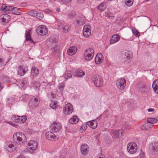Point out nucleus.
<instances>
[{
	"label": "nucleus",
	"mask_w": 158,
	"mask_h": 158,
	"mask_svg": "<svg viewBox=\"0 0 158 158\" xmlns=\"http://www.w3.org/2000/svg\"><path fill=\"white\" fill-rule=\"evenodd\" d=\"M137 146L135 143L131 142L128 143L127 147V150L130 154L135 153L137 152Z\"/></svg>",
	"instance_id": "nucleus-5"
},
{
	"label": "nucleus",
	"mask_w": 158,
	"mask_h": 158,
	"mask_svg": "<svg viewBox=\"0 0 158 158\" xmlns=\"http://www.w3.org/2000/svg\"><path fill=\"white\" fill-rule=\"evenodd\" d=\"M11 13L16 15H19L21 13L20 10L19 8L14 7H13Z\"/></svg>",
	"instance_id": "nucleus-34"
},
{
	"label": "nucleus",
	"mask_w": 158,
	"mask_h": 158,
	"mask_svg": "<svg viewBox=\"0 0 158 158\" xmlns=\"http://www.w3.org/2000/svg\"><path fill=\"white\" fill-rule=\"evenodd\" d=\"M8 123L10 124V125H11L12 126H15L14 125V123L12 122H8Z\"/></svg>",
	"instance_id": "nucleus-60"
},
{
	"label": "nucleus",
	"mask_w": 158,
	"mask_h": 158,
	"mask_svg": "<svg viewBox=\"0 0 158 158\" xmlns=\"http://www.w3.org/2000/svg\"><path fill=\"white\" fill-rule=\"evenodd\" d=\"M50 107L53 109H55L57 107L58 104L56 101H52L50 104Z\"/></svg>",
	"instance_id": "nucleus-37"
},
{
	"label": "nucleus",
	"mask_w": 158,
	"mask_h": 158,
	"mask_svg": "<svg viewBox=\"0 0 158 158\" xmlns=\"http://www.w3.org/2000/svg\"><path fill=\"white\" fill-rule=\"evenodd\" d=\"M106 3L105 2H103L101 3L98 7V9L101 11H103L106 8Z\"/></svg>",
	"instance_id": "nucleus-31"
},
{
	"label": "nucleus",
	"mask_w": 158,
	"mask_h": 158,
	"mask_svg": "<svg viewBox=\"0 0 158 158\" xmlns=\"http://www.w3.org/2000/svg\"><path fill=\"white\" fill-rule=\"evenodd\" d=\"M28 14L30 15L35 17L36 14H37V11L34 10H31L30 11L28 12Z\"/></svg>",
	"instance_id": "nucleus-46"
},
{
	"label": "nucleus",
	"mask_w": 158,
	"mask_h": 158,
	"mask_svg": "<svg viewBox=\"0 0 158 158\" xmlns=\"http://www.w3.org/2000/svg\"><path fill=\"white\" fill-rule=\"evenodd\" d=\"M126 56H125L124 55V54H123L122 55V61L123 62L126 63L128 64L127 62V59H128L127 57H126Z\"/></svg>",
	"instance_id": "nucleus-50"
},
{
	"label": "nucleus",
	"mask_w": 158,
	"mask_h": 158,
	"mask_svg": "<svg viewBox=\"0 0 158 158\" xmlns=\"http://www.w3.org/2000/svg\"><path fill=\"white\" fill-rule=\"evenodd\" d=\"M19 82L20 84V87L23 89H24L28 83V80L27 78H24L20 80Z\"/></svg>",
	"instance_id": "nucleus-20"
},
{
	"label": "nucleus",
	"mask_w": 158,
	"mask_h": 158,
	"mask_svg": "<svg viewBox=\"0 0 158 158\" xmlns=\"http://www.w3.org/2000/svg\"><path fill=\"white\" fill-rule=\"evenodd\" d=\"M87 125H85L84 127V128L83 129L84 130H85L86 128H87Z\"/></svg>",
	"instance_id": "nucleus-62"
},
{
	"label": "nucleus",
	"mask_w": 158,
	"mask_h": 158,
	"mask_svg": "<svg viewBox=\"0 0 158 158\" xmlns=\"http://www.w3.org/2000/svg\"><path fill=\"white\" fill-rule=\"evenodd\" d=\"M4 60L3 58H0V66H1L2 65H5L7 63V62L4 63Z\"/></svg>",
	"instance_id": "nucleus-48"
},
{
	"label": "nucleus",
	"mask_w": 158,
	"mask_h": 158,
	"mask_svg": "<svg viewBox=\"0 0 158 158\" xmlns=\"http://www.w3.org/2000/svg\"><path fill=\"white\" fill-rule=\"evenodd\" d=\"M94 54H91L87 53L86 51H85L84 54V57L85 60H90L93 58Z\"/></svg>",
	"instance_id": "nucleus-27"
},
{
	"label": "nucleus",
	"mask_w": 158,
	"mask_h": 158,
	"mask_svg": "<svg viewBox=\"0 0 158 158\" xmlns=\"http://www.w3.org/2000/svg\"><path fill=\"white\" fill-rule=\"evenodd\" d=\"M86 124L93 129L96 128L98 126V123L95 120L88 121L86 123Z\"/></svg>",
	"instance_id": "nucleus-21"
},
{
	"label": "nucleus",
	"mask_w": 158,
	"mask_h": 158,
	"mask_svg": "<svg viewBox=\"0 0 158 158\" xmlns=\"http://www.w3.org/2000/svg\"><path fill=\"white\" fill-rule=\"evenodd\" d=\"M116 84L118 89L123 90L125 88L126 85V80L125 78L121 77L117 80Z\"/></svg>",
	"instance_id": "nucleus-7"
},
{
	"label": "nucleus",
	"mask_w": 158,
	"mask_h": 158,
	"mask_svg": "<svg viewBox=\"0 0 158 158\" xmlns=\"http://www.w3.org/2000/svg\"><path fill=\"white\" fill-rule=\"evenodd\" d=\"M132 31L133 34L135 37H138L140 35V33L135 28H133L132 29Z\"/></svg>",
	"instance_id": "nucleus-41"
},
{
	"label": "nucleus",
	"mask_w": 158,
	"mask_h": 158,
	"mask_svg": "<svg viewBox=\"0 0 158 158\" xmlns=\"http://www.w3.org/2000/svg\"><path fill=\"white\" fill-rule=\"evenodd\" d=\"M147 111L148 112H152L154 111V109L152 108H149L148 109Z\"/></svg>",
	"instance_id": "nucleus-58"
},
{
	"label": "nucleus",
	"mask_w": 158,
	"mask_h": 158,
	"mask_svg": "<svg viewBox=\"0 0 158 158\" xmlns=\"http://www.w3.org/2000/svg\"><path fill=\"white\" fill-rule=\"evenodd\" d=\"M60 9L59 8H57L56 9V11L58 12H60Z\"/></svg>",
	"instance_id": "nucleus-63"
},
{
	"label": "nucleus",
	"mask_w": 158,
	"mask_h": 158,
	"mask_svg": "<svg viewBox=\"0 0 158 158\" xmlns=\"http://www.w3.org/2000/svg\"><path fill=\"white\" fill-rule=\"evenodd\" d=\"M92 80L94 85L97 87H100L102 85L103 80L101 76L99 75H94L92 77Z\"/></svg>",
	"instance_id": "nucleus-4"
},
{
	"label": "nucleus",
	"mask_w": 158,
	"mask_h": 158,
	"mask_svg": "<svg viewBox=\"0 0 158 158\" xmlns=\"http://www.w3.org/2000/svg\"><path fill=\"white\" fill-rule=\"evenodd\" d=\"M46 138L51 141H54L56 140L57 138L52 132L48 131L45 134Z\"/></svg>",
	"instance_id": "nucleus-17"
},
{
	"label": "nucleus",
	"mask_w": 158,
	"mask_h": 158,
	"mask_svg": "<svg viewBox=\"0 0 158 158\" xmlns=\"http://www.w3.org/2000/svg\"><path fill=\"white\" fill-rule=\"evenodd\" d=\"M114 12L111 10L107 11L105 12V16L109 18L114 17Z\"/></svg>",
	"instance_id": "nucleus-32"
},
{
	"label": "nucleus",
	"mask_w": 158,
	"mask_h": 158,
	"mask_svg": "<svg viewBox=\"0 0 158 158\" xmlns=\"http://www.w3.org/2000/svg\"><path fill=\"white\" fill-rule=\"evenodd\" d=\"M91 33V27L88 25H85L83 30L84 36L85 38H88L90 36Z\"/></svg>",
	"instance_id": "nucleus-12"
},
{
	"label": "nucleus",
	"mask_w": 158,
	"mask_h": 158,
	"mask_svg": "<svg viewBox=\"0 0 158 158\" xmlns=\"http://www.w3.org/2000/svg\"><path fill=\"white\" fill-rule=\"evenodd\" d=\"M134 0H125V4L127 6H130L133 4Z\"/></svg>",
	"instance_id": "nucleus-40"
},
{
	"label": "nucleus",
	"mask_w": 158,
	"mask_h": 158,
	"mask_svg": "<svg viewBox=\"0 0 158 158\" xmlns=\"http://www.w3.org/2000/svg\"><path fill=\"white\" fill-rule=\"evenodd\" d=\"M137 158H145L144 154L143 152H141L139 154Z\"/></svg>",
	"instance_id": "nucleus-54"
},
{
	"label": "nucleus",
	"mask_w": 158,
	"mask_h": 158,
	"mask_svg": "<svg viewBox=\"0 0 158 158\" xmlns=\"http://www.w3.org/2000/svg\"><path fill=\"white\" fill-rule=\"evenodd\" d=\"M79 121L78 118L76 115L73 116L69 120V122L72 124H76Z\"/></svg>",
	"instance_id": "nucleus-29"
},
{
	"label": "nucleus",
	"mask_w": 158,
	"mask_h": 158,
	"mask_svg": "<svg viewBox=\"0 0 158 158\" xmlns=\"http://www.w3.org/2000/svg\"><path fill=\"white\" fill-rule=\"evenodd\" d=\"M138 88L139 91L142 93H144L146 91V86L144 85H139Z\"/></svg>",
	"instance_id": "nucleus-36"
},
{
	"label": "nucleus",
	"mask_w": 158,
	"mask_h": 158,
	"mask_svg": "<svg viewBox=\"0 0 158 158\" xmlns=\"http://www.w3.org/2000/svg\"><path fill=\"white\" fill-rule=\"evenodd\" d=\"M102 55L101 53H98L97 54L95 58V62L97 64L101 63L102 62Z\"/></svg>",
	"instance_id": "nucleus-25"
},
{
	"label": "nucleus",
	"mask_w": 158,
	"mask_h": 158,
	"mask_svg": "<svg viewBox=\"0 0 158 158\" xmlns=\"http://www.w3.org/2000/svg\"><path fill=\"white\" fill-rule=\"evenodd\" d=\"M88 150L89 148L87 145L86 144H84L81 145V151L83 155H86L88 153Z\"/></svg>",
	"instance_id": "nucleus-22"
},
{
	"label": "nucleus",
	"mask_w": 158,
	"mask_h": 158,
	"mask_svg": "<svg viewBox=\"0 0 158 158\" xmlns=\"http://www.w3.org/2000/svg\"><path fill=\"white\" fill-rule=\"evenodd\" d=\"M157 121V119L155 118H148L147 119V122L150 124L155 123Z\"/></svg>",
	"instance_id": "nucleus-38"
},
{
	"label": "nucleus",
	"mask_w": 158,
	"mask_h": 158,
	"mask_svg": "<svg viewBox=\"0 0 158 158\" xmlns=\"http://www.w3.org/2000/svg\"><path fill=\"white\" fill-rule=\"evenodd\" d=\"M61 125L58 122H53L51 125L52 129L55 132L59 131L61 129Z\"/></svg>",
	"instance_id": "nucleus-13"
},
{
	"label": "nucleus",
	"mask_w": 158,
	"mask_h": 158,
	"mask_svg": "<svg viewBox=\"0 0 158 158\" xmlns=\"http://www.w3.org/2000/svg\"><path fill=\"white\" fill-rule=\"evenodd\" d=\"M40 84L39 83H38L37 86H34L35 87L34 89H35L36 90H38L39 89V87H40Z\"/></svg>",
	"instance_id": "nucleus-57"
},
{
	"label": "nucleus",
	"mask_w": 158,
	"mask_h": 158,
	"mask_svg": "<svg viewBox=\"0 0 158 158\" xmlns=\"http://www.w3.org/2000/svg\"><path fill=\"white\" fill-rule=\"evenodd\" d=\"M17 158H25L24 156L22 155H20L19 157H17Z\"/></svg>",
	"instance_id": "nucleus-61"
},
{
	"label": "nucleus",
	"mask_w": 158,
	"mask_h": 158,
	"mask_svg": "<svg viewBox=\"0 0 158 158\" xmlns=\"http://www.w3.org/2000/svg\"><path fill=\"white\" fill-rule=\"evenodd\" d=\"M31 73L33 76H36L39 73V70L36 67H33L31 71Z\"/></svg>",
	"instance_id": "nucleus-30"
},
{
	"label": "nucleus",
	"mask_w": 158,
	"mask_h": 158,
	"mask_svg": "<svg viewBox=\"0 0 158 158\" xmlns=\"http://www.w3.org/2000/svg\"><path fill=\"white\" fill-rule=\"evenodd\" d=\"M28 71V67L26 65H22L19 66L18 72L21 76L24 75Z\"/></svg>",
	"instance_id": "nucleus-15"
},
{
	"label": "nucleus",
	"mask_w": 158,
	"mask_h": 158,
	"mask_svg": "<svg viewBox=\"0 0 158 158\" xmlns=\"http://www.w3.org/2000/svg\"><path fill=\"white\" fill-rule=\"evenodd\" d=\"M64 87V84L63 83L60 84L58 85V88L60 91H62Z\"/></svg>",
	"instance_id": "nucleus-51"
},
{
	"label": "nucleus",
	"mask_w": 158,
	"mask_h": 158,
	"mask_svg": "<svg viewBox=\"0 0 158 158\" xmlns=\"http://www.w3.org/2000/svg\"><path fill=\"white\" fill-rule=\"evenodd\" d=\"M76 13L75 12L72 11L68 13V18L70 19H73L76 16Z\"/></svg>",
	"instance_id": "nucleus-39"
},
{
	"label": "nucleus",
	"mask_w": 158,
	"mask_h": 158,
	"mask_svg": "<svg viewBox=\"0 0 158 158\" xmlns=\"http://www.w3.org/2000/svg\"><path fill=\"white\" fill-rule=\"evenodd\" d=\"M85 75V73L82 70L78 69L76 70L75 72L67 71L64 76L65 79L64 81H66L69 78H71L72 76L78 77H82Z\"/></svg>",
	"instance_id": "nucleus-1"
},
{
	"label": "nucleus",
	"mask_w": 158,
	"mask_h": 158,
	"mask_svg": "<svg viewBox=\"0 0 158 158\" xmlns=\"http://www.w3.org/2000/svg\"><path fill=\"white\" fill-rule=\"evenodd\" d=\"M124 55L128 58L126 60L127 63H129L131 61L132 57V55L131 52H128L123 53Z\"/></svg>",
	"instance_id": "nucleus-26"
},
{
	"label": "nucleus",
	"mask_w": 158,
	"mask_h": 158,
	"mask_svg": "<svg viewBox=\"0 0 158 158\" xmlns=\"http://www.w3.org/2000/svg\"><path fill=\"white\" fill-rule=\"evenodd\" d=\"M76 22L79 25H83L85 23V19L82 16L77 17L76 19Z\"/></svg>",
	"instance_id": "nucleus-24"
},
{
	"label": "nucleus",
	"mask_w": 158,
	"mask_h": 158,
	"mask_svg": "<svg viewBox=\"0 0 158 158\" xmlns=\"http://www.w3.org/2000/svg\"><path fill=\"white\" fill-rule=\"evenodd\" d=\"M13 7L14 6H7L6 12V13H8V12L10 11L11 12L13 9Z\"/></svg>",
	"instance_id": "nucleus-47"
},
{
	"label": "nucleus",
	"mask_w": 158,
	"mask_h": 158,
	"mask_svg": "<svg viewBox=\"0 0 158 158\" xmlns=\"http://www.w3.org/2000/svg\"><path fill=\"white\" fill-rule=\"evenodd\" d=\"M60 2L64 3L65 4H67L70 2L72 0H59Z\"/></svg>",
	"instance_id": "nucleus-52"
},
{
	"label": "nucleus",
	"mask_w": 158,
	"mask_h": 158,
	"mask_svg": "<svg viewBox=\"0 0 158 158\" xmlns=\"http://www.w3.org/2000/svg\"><path fill=\"white\" fill-rule=\"evenodd\" d=\"M85 0H77V2L78 3H81L83 2Z\"/></svg>",
	"instance_id": "nucleus-59"
},
{
	"label": "nucleus",
	"mask_w": 158,
	"mask_h": 158,
	"mask_svg": "<svg viewBox=\"0 0 158 158\" xmlns=\"http://www.w3.org/2000/svg\"><path fill=\"white\" fill-rule=\"evenodd\" d=\"M13 100V99L12 98H9L7 99V101L9 104H12Z\"/></svg>",
	"instance_id": "nucleus-53"
},
{
	"label": "nucleus",
	"mask_w": 158,
	"mask_h": 158,
	"mask_svg": "<svg viewBox=\"0 0 158 158\" xmlns=\"http://www.w3.org/2000/svg\"><path fill=\"white\" fill-rule=\"evenodd\" d=\"M77 51V48L74 46L70 47L67 50L68 54L70 55H73L75 54Z\"/></svg>",
	"instance_id": "nucleus-23"
},
{
	"label": "nucleus",
	"mask_w": 158,
	"mask_h": 158,
	"mask_svg": "<svg viewBox=\"0 0 158 158\" xmlns=\"http://www.w3.org/2000/svg\"><path fill=\"white\" fill-rule=\"evenodd\" d=\"M7 7V6L6 4L3 5L1 7V10H5L6 12V8Z\"/></svg>",
	"instance_id": "nucleus-55"
},
{
	"label": "nucleus",
	"mask_w": 158,
	"mask_h": 158,
	"mask_svg": "<svg viewBox=\"0 0 158 158\" xmlns=\"http://www.w3.org/2000/svg\"><path fill=\"white\" fill-rule=\"evenodd\" d=\"M73 107L71 104L69 103L64 107L63 111L65 114H70L73 111Z\"/></svg>",
	"instance_id": "nucleus-14"
},
{
	"label": "nucleus",
	"mask_w": 158,
	"mask_h": 158,
	"mask_svg": "<svg viewBox=\"0 0 158 158\" xmlns=\"http://www.w3.org/2000/svg\"><path fill=\"white\" fill-rule=\"evenodd\" d=\"M152 150L155 152H158V143L154 142L152 144Z\"/></svg>",
	"instance_id": "nucleus-33"
},
{
	"label": "nucleus",
	"mask_w": 158,
	"mask_h": 158,
	"mask_svg": "<svg viewBox=\"0 0 158 158\" xmlns=\"http://www.w3.org/2000/svg\"><path fill=\"white\" fill-rule=\"evenodd\" d=\"M152 126L153 125L152 124H150L148 123H146L142 126L141 129L142 130H146L150 129Z\"/></svg>",
	"instance_id": "nucleus-28"
},
{
	"label": "nucleus",
	"mask_w": 158,
	"mask_h": 158,
	"mask_svg": "<svg viewBox=\"0 0 158 158\" xmlns=\"http://www.w3.org/2000/svg\"><path fill=\"white\" fill-rule=\"evenodd\" d=\"M85 51H86V52H87V53L94 55V51L93 48H87Z\"/></svg>",
	"instance_id": "nucleus-44"
},
{
	"label": "nucleus",
	"mask_w": 158,
	"mask_h": 158,
	"mask_svg": "<svg viewBox=\"0 0 158 158\" xmlns=\"http://www.w3.org/2000/svg\"><path fill=\"white\" fill-rule=\"evenodd\" d=\"M16 146L13 142L10 141L6 143L5 148L7 152H11L15 151L16 149Z\"/></svg>",
	"instance_id": "nucleus-9"
},
{
	"label": "nucleus",
	"mask_w": 158,
	"mask_h": 158,
	"mask_svg": "<svg viewBox=\"0 0 158 158\" xmlns=\"http://www.w3.org/2000/svg\"><path fill=\"white\" fill-rule=\"evenodd\" d=\"M35 17L38 19H41L44 17V15L42 13L37 11Z\"/></svg>",
	"instance_id": "nucleus-42"
},
{
	"label": "nucleus",
	"mask_w": 158,
	"mask_h": 158,
	"mask_svg": "<svg viewBox=\"0 0 158 158\" xmlns=\"http://www.w3.org/2000/svg\"><path fill=\"white\" fill-rule=\"evenodd\" d=\"M12 120L17 123H24L27 120V117L25 115L20 116L16 115H13L12 117Z\"/></svg>",
	"instance_id": "nucleus-8"
},
{
	"label": "nucleus",
	"mask_w": 158,
	"mask_h": 158,
	"mask_svg": "<svg viewBox=\"0 0 158 158\" xmlns=\"http://www.w3.org/2000/svg\"><path fill=\"white\" fill-rule=\"evenodd\" d=\"M36 32L38 35L43 36L46 35L48 33V29L46 26L44 25H41L37 27Z\"/></svg>",
	"instance_id": "nucleus-6"
},
{
	"label": "nucleus",
	"mask_w": 158,
	"mask_h": 158,
	"mask_svg": "<svg viewBox=\"0 0 158 158\" xmlns=\"http://www.w3.org/2000/svg\"><path fill=\"white\" fill-rule=\"evenodd\" d=\"M31 31L29 30L28 31V32H27V33L26 34V40L27 41H29L30 43H33L34 44V42L33 40L31 38V36L30 34V32Z\"/></svg>",
	"instance_id": "nucleus-35"
},
{
	"label": "nucleus",
	"mask_w": 158,
	"mask_h": 158,
	"mask_svg": "<svg viewBox=\"0 0 158 158\" xmlns=\"http://www.w3.org/2000/svg\"><path fill=\"white\" fill-rule=\"evenodd\" d=\"M120 131L121 132V135L123 136V133L124 132V130L122 129L120 130H112L111 132V135L113 138H118L119 135Z\"/></svg>",
	"instance_id": "nucleus-16"
},
{
	"label": "nucleus",
	"mask_w": 158,
	"mask_h": 158,
	"mask_svg": "<svg viewBox=\"0 0 158 158\" xmlns=\"http://www.w3.org/2000/svg\"><path fill=\"white\" fill-rule=\"evenodd\" d=\"M152 86H154V87H158V79L155 80L152 83Z\"/></svg>",
	"instance_id": "nucleus-49"
},
{
	"label": "nucleus",
	"mask_w": 158,
	"mask_h": 158,
	"mask_svg": "<svg viewBox=\"0 0 158 158\" xmlns=\"http://www.w3.org/2000/svg\"><path fill=\"white\" fill-rule=\"evenodd\" d=\"M27 146L30 152H32L36 150L38 147V144L36 141L31 140L29 142Z\"/></svg>",
	"instance_id": "nucleus-11"
},
{
	"label": "nucleus",
	"mask_w": 158,
	"mask_h": 158,
	"mask_svg": "<svg viewBox=\"0 0 158 158\" xmlns=\"http://www.w3.org/2000/svg\"><path fill=\"white\" fill-rule=\"evenodd\" d=\"M47 45L53 54H56L59 52V48L56 46V43L54 38H50L47 40Z\"/></svg>",
	"instance_id": "nucleus-2"
},
{
	"label": "nucleus",
	"mask_w": 158,
	"mask_h": 158,
	"mask_svg": "<svg viewBox=\"0 0 158 158\" xmlns=\"http://www.w3.org/2000/svg\"><path fill=\"white\" fill-rule=\"evenodd\" d=\"M13 139L15 143L19 144H21L25 142L26 140V138L23 133L16 132L14 134Z\"/></svg>",
	"instance_id": "nucleus-3"
},
{
	"label": "nucleus",
	"mask_w": 158,
	"mask_h": 158,
	"mask_svg": "<svg viewBox=\"0 0 158 158\" xmlns=\"http://www.w3.org/2000/svg\"><path fill=\"white\" fill-rule=\"evenodd\" d=\"M29 98L28 95L27 94H24L22 95L20 99L23 102L26 101Z\"/></svg>",
	"instance_id": "nucleus-43"
},
{
	"label": "nucleus",
	"mask_w": 158,
	"mask_h": 158,
	"mask_svg": "<svg viewBox=\"0 0 158 158\" xmlns=\"http://www.w3.org/2000/svg\"><path fill=\"white\" fill-rule=\"evenodd\" d=\"M120 39V37L118 34H114L111 37L110 40V43L111 44H114L118 42Z\"/></svg>",
	"instance_id": "nucleus-19"
},
{
	"label": "nucleus",
	"mask_w": 158,
	"mask_h": 158,
	"mask_svg": "<svg viewBox=\"0 0 158 158\" xmlns=\"http://www.w3.org/2000/svg\"><path fill=\"white\" fill-rule=\"evenodd\" d=\"M10 17L7 14H3L0 16V20L3 23H8L10 21Z\"/></svg>",
	"instance_id": "nucleus-18"
},
{
	"label": "nucleus",
	"mask_w": 158,
	"mask_h": 158,
	"mask_svg": "<svg viewBox=\"0 0 158 158\" xmlns=\"http://www.w3.org/2000/svg\"><path fill=\"white\" fill-rule=\"evenodd\" d=\"M39 99L38 98L33 97L31 99L29 103V106L31 109L36 108L39 103Z\"/></svg>",
	"instance_id": "nucleus-10"
},
{
	"label": "nucleus",
	"mask_w": 158,
	"mask_h": 158,
	"mask_svg": "<svg viewBox=\"0 0 158 158\" xmlns=\"http://www.w3.org/2000/svg\"><path fill=\"white\" fill-rule=\"evenodd\" d=\"M153 88V89L155 92L157 94H158V87H154V86H152Z\"/></svg>",
	"instance_id": "nucleus-56"
},
{
	"label": "nucleus",
	"mask_w": 158,
	"mask_h": 158,
	"mask_svg": "<svg viewBox=\"0 0 158 158\" xmlns=\"http://www.w3.org/2000/svg\"><path fill=\"white\" fill-rule=\"evenodd\" d=\"M70 27L68 25H65L63 29V30L64 33L68 32L70 30Z\"/></svg>",
	"instance_id": "nucleus-45"
},
{
	"label": "nucleus",
	"mask_w": 158,
	"mask_h": 158,
	"mask_svg": "<svg viewBox=\"0 0 158 158\" xmlns=\"http://www.w3.org/2000/svg\"><path fill=\"white\" fill-rule=\"evenodd\" d=\"M101 115L100 116H98V117H97L96 118V119H100L101 118Z\"/></svg>",
	"instance_id": "nucleus-64"
}]
</instances>
